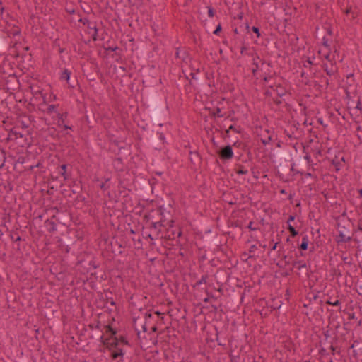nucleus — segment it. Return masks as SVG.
<instances>
[{
    "label": "nucleus",
    "mask_w": 362,
    "mask_h": 362,
    "mask_svg": "<svg viewBox=\"0 0 362 362\" xmlns=\"http://www.w3.org/2000/svg\"><path fill=\"white\" fill-rule=\"evenodd\" d=\"M12 80L18 82V79H17V78H16V76L15 75H10L8 76V80L7 81V82H9V81H11Z\"/></svg>",
    "instance_id": "63"
},
{
    "label": "nucleus",
    "mask_w": 362,
    "mask_h": 362,
    "mask_svg": "<svg viewBox=\"0 0 362 362\" xmlns=\"http://www.w3.org/2000/svg\"><path fill=\"white\" fill-rule=\"evenodd\" d=\"M272 141V136L268 135L267 136H264V138L261 139V141L264 145L269 144Z\"/></svg>",
    "instance_id": "38"
},
{
    "label": "nucleus",
    "mask_w": 362,
    "mask_h": 362,
    "mask_svg": "<svg viewBox=\"0 0 362 362\" xmlns=\"http://www.w3.org/2000/svg\"><path fill=\"white\" fill-rule=\"evenodd\" d=\"M206 279H207V276H206V275H204V276H202V278H201L199 281H197L196 282V284H195V285H194V287H195V286H199V285H201V284H206Z\"/></svg>",
    "instance_id": "40"
},
{
    "label": "nucleus",
    "mask_w": 362,
    "mask_h": 362,
    "mask_svg": "<svg viewBox=\"0 0 362 362\" xmlns=\"http://www.w3.org/2000/svg\"><path fill=\"white\" fill-rule=\"evenodd\" d=\"M295 218H296V216L295 215H290L288 220H287V223H288V226H289V224H291V221H293L295 220Z\"/></svg>",
    "instance_id": "60"
},
{
    "label": "nucleus",
    "mask_w": 362,
    "mask_h": 362,
    "mask_svg": "<svg viewBox=\"0 0 362 362\" xmlns=\"http://www.w3.org/2000/svg\"><path fill=\"white\" fill-rule=\"evenodd\" d=\"M100 321H98V322H97V325H89V327H90L91 329H93L94 328L100 329Z\"/></svg>",
    "instance_id": "59"
},
{
    "label": "nucleus",
    "mask_w": 362,
    "mask_h": 362,
    "mask_svg": "<svg viewBox=\"0 0 362 362\" xmlns=\"http://www.w3.org/2000/svg\"><path fill=\"white\" fill-rule=\"evenodd\" d=\"M217 154L222 160H230L233 157V151L230 145H226L221 147L218 151Z\"/></svg>",
    "instance_id": "4"
},
{
    "label": "nucleus",
    "mask_w": 362,
    "mask_h": 362,
    "mask_svg": "<svg viewBox=\"0 0 362 362\" xmlns=\"http://www.w3.org/2000/svg\"><path fill=\"white\" fill-rule=\"evenodd\" d=\"M70 76H71V71L69 70L65 69L64 71H62V72L61 74L60 79L62 81H66L68 82L70 78Z\"/></svg>",
    "instance_id": "26"
},
{
    "label": "nucleus",
    "mask_w": 362,
    "mask_h": 362,
    "mask_svg": "<svg viewBox=\"0 0 362 362\" xmlns=\"http://www.w3.org/2000/svg\"><path fill=\"white\" fill-rule=\"evenodd\" d=\"M120 144H121V142L119 141L112 140V141H110V146L117 147V150H118L117 153H122V151L123 150H125V147L122 146Z\"/></svg>",
    "instance_id": "25"
},
{
    "label": "nucleus",
    "mask_w": 362,
    "mask_h": 362,
    "mask_svg": "<svg viewBox=\"0 0 362 362\" xmlns=\"http://www.w3.org/2000/svg\"><path fill=\"white\" fill-rule=\"evenodd\" d=\"M30 161V158L28 157L25 156H19L18 159L15 161L14 163V169L19 173H22V165L26 164Z\"/></svg>",
    "instance_id": "11"
},
{
    "label": "nucleus",
    "mask_w": 362,
    "mask_h": 362,
    "mask_svg": "<svg viewBox=\"0 0 362 362\" xmlns=\"http://www.w3.org/2000/svg\"><path fill=\"white\" fill-rule=\"evenodd\" d=\"M10 237L13 242H20L22 240L18 233H11Z\"/></svg>",
    "instance_id": "37"
},
{
    "label": "nucleus",
    "mask_w": 362,
    "mask_h": 362,
    "mask_svg": "<svg viewBox=\"0 0 362 362\" xmlns=\"http://www.w3.org/2000/svg\"><path fill=\"white\" fill-rule=\"evenodd\" d=\"M49 211L51 212H54V214L52 215L51 218L47 219L45 221V227L47 228V230L49 233H54L57 230V224L53 221V219L56 218V214L59 212V209H57V207H52L49 209Z\"/></svg>",
    "instance_id": "2"
},
{
    "label": "nucleus",
    "mask_w": 362,
    "mask_h": 362,
    "mask_svg": "<svg viewBox=\"0 0 362 362\" xmlns=\"http://www.w3.org/2000/svg\"><path fill=\"white\" fill-rule=\"evenodd\" d=\"M207 9H208V16L210 18H213L214 16V15H215V10L211 6H208Z\"/></svg>",
    "instance_id": "47"
},
{
    "label": "nucleus",
    "mask_w": 362,
    "mask_h": 362,
    "mask_svg": "<svg viewBox=\"0 0 362 362\" xmlns=\"http://www.w3.org/2000/svg\"><path fill=\"white\" fill-rule=\"evenodd\" d=\"M322 67L329 76H334L337 72V67L334 64H331L330 66H329L327 64L325 63L322 65Z\"/></svg>",
    "instance_id": "15"
},
{
    "label": "nucleus",
    "mask_w": 362,
    "mask_h": 362,
    "mask_svg": "<svg viewBox=\"0 0 362 362\" xmlns=\"http://www.w3.org/2000/svg\"><path fill=\"white\" fill-rule=\"evenodd\" d=\"M326 303L334 306H338L341 305V301L339 300H337L334 302H332L331 300H327Z\"/></svg>",
    "instance_id": "50"
},
{
    "label": "nucleus",
    "mask_w": 362,
    "mask_h": 362,
    "mask_svg": "<svg viewBox=\"0 0 362 362\" xmlns=\"http://www.w3.org/2000/svg\"><path fill=\"white\" fill-rule=\"evenodd\" d=\"M115 350L111 353V358L115 360L118 358H122L124 355V351L122 347L117 346V347H113Z\"/></svg>",
    "instance_id": "16"
},
{
    "label": "nucleus",
    "mask_w": 362,
    "mask_h": 362,
    "mask_svg": "<svg viewBox=\"0 0 362 362\" xmlns=\"http://www.w3.org/2000/svg\"><path fill=\"white\" fill-rule=\"evenodd\" d=\"M187 57H188V53L187 51L182 50L179 48H177L176 49V52H175L176 58H179V59H181L182 61H185Z\"/></svg>",
    "instance_id": "23"
},
{
    "label": "nucleus",
    "mask_w": 362,
    "mask_h": 362,
    "mask_svg": "<svg viewBox=\"0 0 362 362\" xmlns=\"http://www.w3.org/2000/svg\"><path fill=\"white\" fill-rule=\"evenodd\" d=\"M189 159L191 163L196 166L201 163V158L199 153L197 151H190L189 153Z\"/></svg>",
    "instance_id": "14"
},
{
    "label": "nucleus",
    "mask_w": 362,
    "mask_h": 362,
    "mask_svg": "<svg viewBox=\"0 0 362 362\" xmlns=\"http://www.w3.org/2000/svg\"><path fill=\"white\" fill-rule=\"evenodd\" d=\"M58 105H49L47 107V112L51 114L52 112H57Z\"/></svg>",
    "instance_id": "36"
},
{
    "label": "nucleus",
    "mask_w": 362,
    "mask_h": 362,
    "mask_svg": "<svg viewBox=\"0 0 362 362\" xmlns=\"http://www.w3.org/2000/svg\"><path fill=\"white\" fill-rule=\"evenodd\" d=\"M251 30L255 33L257 35V37H260L261 36V33H260V30H259V28L257 26H252V28H251Z\"/></svg>",
    "instance_id": "46"
},
{
    "label": "nucleus",
    "mask_w": 362,
    "mask_h": 362,
    "mask_svg": "<svg viewBox=\"0 0 362 362\" xmlns=\"http://www.w3.org/2000/svg\"><path fill=\"white\" fill-rule=\"evenodd\" d=\"M153 119L154 122L158 123V125L160 127L163 126V124L160 122V119L159 110L156 109L154 110V112H153Z\"/></svg>",
    "instance_id": "27"
},
{
    "label": "nucleus",
    "mask_w": 362,
    "mask_h": 362,
    "mask_svg": "<svg viewBox=\"0 0 362 362\" xmlns=\"http://www.w3.org/2000/svg\"><path fill=\"white\" fill-rule=\"evenodd\" d=\"M283 100L281 99V98H274V103L276 105H280L281 103H282Z\"/></svg>",
    "instance_id": "56"
},
{
    "label": "nucleus",
    "mask_w": 362,
    "mask_h": 362,
    "mask_svg": "<svg viewBox=\"0 0 362 362\" xmlns=\"http://www.w3.org/2000/svg\"><path fill=\"white\" fill-rule=\"evenodd\" d=\"M120 345H127L130 346L129 341L124 336H119V337H117V338L115 339L113 341H111L110 346L113 347H117V346Z\"/></svg>",
    "instance_id": "13"
},
{
    "label": "nucleus",
    "mask_w": 362,
    "mask_h": 362,
    "mask_svg": "<svg viewBox=\"0 0 362 362\" xmlns=\"http://www.w3.org/2000/svg\"><path fill=\"white\" fill-rule=\"evenodd\" d=\"M112 165L114 168L117 171H122L124 169V163L122 158L118 157L114 159Z\"/></svg>",
    "instance_id": "18"
},
{
    "label": "nucleus",
    "mask_w": 362,
    "mask_h": 362,
    "mask_svg": "<svg viewBox=\"0 0 362 362\" xmlns=\"http://www.w3.org/2000/svg\"><path fill=\"white\" fill-rule=\"evenodd\" d=\"M158 139H155V142H160L161 144H164L165 143V137L163 132H157Z\"/></svg>",
    "instance_id": "31"
},
{
    "label": "nucleus",
    "mask_w": 362,
    "mask_h": 362,
    "mask_svg": "<svg viewBox=\"0 0 362 362\" xmlns=\"http://www.w3.org/2000/svg\"><path fill=\"white\" fill-rule=\"evenodd\" d=\"M228 129L230 131H233L237 133H240L241 131V128L240 127H235L233 124L230 125Z\"/></svg>",
    "instance_id": "48"
},
{
    "label": "nucleus",
    "mask_w": 362,
    "mask_h": 362,
    "mask_svg": "<svg viewBox=\"0 0 362 362\" xmlns=\"http://www.w3.org/2000/svg\"><path fill=\"white\" fill-rule=\"evenodd\" d=\"M257 247L255 245H252L250 246V250H249L248 258H254V255L252 254L255 252V250H257Z\"/></svg>",
    "instance_id": "41"
},
{
    "label": "nucleus",
    "mask_w": 362,
    "mask_h": 362,
    "mask_svg": "<svg viewBox=\"0 0 362 362\" xmlns=\"http://www.w3.org/2000/svg\"><path fill=\"white\" fill-rule=\"evenodd\" d=\"M110 341V340L108 337L105 338L103 335H101L99 338V341L102 343L109 351H111L112 349V346H110L111 341Z\"/></svg>",
    "instance_id": "21"
},
{
    "label": "nucleus",
    "mask_w": 362,
    "mask_h": 362,
    "mask_svg": "<svg viewBox=\"0 0 362 362\" xmlns=\"http://www.w3.org/2000/svg\"><path fill=\"white\" fill-rule=\"evenodd\" d=\"M342 162H345L344 156L341 152H339L331 160V163L335 167L336 172L340 170Z\"/></svg>",
    "instance_id": "9"
},
{
    "label": "nucleus",
    "mask_w": 362,
    "mask_h": 362,
    "mask_svg": "<svg viewBox=\"0 0 362 362\" xmlns=\"http://www.w3.org/2000/svg\"><path fill=\"white\" fill-rule=\"evenodd\" d=\"M357 229H358V230L362 232V220L361 219H360L358 221Z\"/></svg>",
    "instance_id": "64"
},
{
    "label": "nucleus",
    "mask_w": 362,
    "mask_h": 362,
    "mask_svg": "<svg viewBox=\"0 0 362 362\" xmlns=\"http://www.w3.org/2000/svg\"><path fill=\"white\" fill-rule=\"evenodd\" d=\"M78 22L82 23L84 25H86L88 29L93 30V33L91 35L92 39L95 41L97 40L98 30L96 28L95 22L91 23L87 18H81Z\"/></svg>",
    "instance_id": "6"
},
{
    "label": "nucleus",
    "mask_w": 362,
    "mask_h": 362,
    "mask_svg": "<svg viewBox=\"0 0 362 362\" xmlns=\"http://www.w3.org/2000/svg\"><path fill=\"white\" fill-rule=\"evenodd\" d=\"M80 189H81V187L78 184H76L74 182V185L71 187V192L74 194H76V193H78Z\"/></svg>",
    "instance_id": "42"
},
{
    "label": "nucleus",
    "mask_w": 362,
    "mask_h": 362,
    "mask_svg": "<svg viewBox=\"0 0 362 362\" xmlns=\"http://www.w3.org/2000/svg\"><path fill=\"white\" fill-rule=\"evenodd\" d=\"M6 160V151L3 148H0V168L4 165Z\"/></svg>",
    "instance_id": "32"
},
{
    "label": "nucleus",
    "mask_w": 362,
    "mask_h": 362,
    "mask_svg": "<svg viewBox=\"0 0 362 362\" xmlns=\"http://www.w3.org/2000/svg\"><path fill=\"white\" fill-rule=\"evenodd\" d=\"M222 30V26H221V23H219L217 26L216 27V29L214 30L213 33L216 35H218L220 34V33L221 32Z\"/></svg>",
    "instance_id": "45"
},
{
    "label": "nucleus",
    "mask_w": 362,
    "mask_h": 362,
    "mask_svg": "<svg viewBox=\"0 0 362 362\" xmlns=\"http://www.w3.org/2000/svg\"><path fill=\"white\" fill-rule=\"evenodd\" d=\"M322 45L326 47H329V46L328 44V40L325 37L322 38Z\"/></svg>",
    "instance_id": "61"
},
{
    "label": "nucleus",
    "mask_w": 362,
    "mask_h": 362,
    "mask_svg": "<svg viewBox=\"0 0 362 362\" xmlns=\"http://www.w3.org/2000/svg\"><path fill=\"white\" fill-rule=\"evenodd\" d=\"M307 298L308 299L309 302H311L312 300H317L319 298L318 293H308L307 296Z\"/></svg>",
    "instance_id": "34"
},
{
    "label": "nucleus",
    "mask_w": 362,
    "mask_h": 362,
    "mask_svg": "<svg viewBox=\"0 0 362 362\" xmlns=\"http://www.w3.org/2000/svg\"><path fill=\"white\" fill-rule=\"evenodd\" d=\"M12 41L11 37L6 34H0V54H1V52L4 51L6 47H11Z\"/></svg>",
    "instance_id": "8"
},
{
    "label": "nucleus",
    "mask_w": 362,
    "mask_h": 362,
    "mask_svg": "<svg viewBox=\"0 0 362 362\" xmlns=\"http://www.w3.org/2000/svg\"><path fill=\"white\" fill-rule=\"evenodd\" d=\"M314 86L317 87V89L321 90L322 88H325V85L319 83L318 81H315L314 82Z\"/></svg>",
    "instance_id": "53"
},
{
    "label": "nucleus",
    "mask_w": 362,
    "mask_h": 362,
    "mask_svg": "<svg viewBox=\"0 0 362 362\" xmlns=\"http://www.w3.org/2000/svg\"><path fill=\"white\" fill-rule=\"evenodd\" d=\"M254 222L253 221H250L247 226V228L251 230V231H255V230H259L258 228H255V227H253L252 225H253Z\"/></svg>",
    "instance_id": "52"
},
{
    "label": "nucleus",
    "mask_w": 362,
    "mask_h": 362,
    "mask_svg": "<svg viewBox=\"0 0 362 362\" xmlns=\"http://www.w3.org/2000/svg\"><path fill=\"white\" fill-rule=\"evenodd\" d=\"M157 214L160 216V218H163V220H165V222L167 220V216H170V214L169 212H167L164 206H160L157 211H156Z\"/></svg>",
    "instance_id": "19"
},
{
    "label": "nucleus",
    "mask_w": 362,
    "mask_h": 362,
    "mask_svg": "<svg viewBox=\"0 0 362 362\" xmlns=\"http://www.w3.org/2000/svg\"><path fill=\"white\" fill-rule=\"evenodd\" d=\"M105 332L110 334L108 337L110 341H113L117 338V330L114 329L110 325H105Z\"/></svg>",
    "instance_id": "17"
},
{
    "label": "nucleus",
    "mask_w": 362,
    "mask_h": 362,
    "mask_svg": "<svg viewBox=\"0 0 362 362\" xmlns=\"http://www.w3.org/2000/svg\"><path fill=\"white\" fill-rule=\"evenodd\" d=\"M252 64L255 67L252 69V73L253 76H256V74H257V70H258V68H259V65H258V63L255 61V59H253Z\"/></svg>",
    "instance_id": "44"
},
{
    "label": "nucleus",
    "mask_w": 362,
    "mask_h": 362,
    "mask_svg": "<svg viewBox=\"0 0 362 362\" xmlns=\"http://www.w3.org/2000/svg\"><path fill=\"white\" fill-rule=\"evenodd\" d=\"M40 162H37L36 164H29V162L27 163L26 164H24L23 165H22V172H24V171H31L33 170L35 168H37L40 165Z\"/></svg>",
    "instance_id": "22"
},
{
    "label": "nucleus",
    "mask_w": 362,
    "mask_h": 362,
    "mask_svg": "<svg viewBox=\"0 0 362 362\" xmlns=\"http://www.w3.org/2000/svg\"><path fill=\"white\" fill-rule=\"evenodd\" d=\"M312 151H313L314 156H315L316 157L322 155L321 150L319 148H313Z\"/></svg>",
    "instance_id": "51"
},
{
    "label": "nucleus",
    "mask_w": 362,
    "mask_h": 362,
    "mask_svg": "<svg viewBox=\"0 0 362 362\" xmlns=\"http://www.w3.org/2000/svg\"><path fill=\"white\" fill-rule=\"evenodd\" d=\"M306 267V263L302 261V263H300L299 265L298 266V269L301 270L303 269H305Z\"/></svg>",
    "instance_id": "57"
},
{
    "label": "nucleus",
    "mask_w": 362,
    "mask_h": 362,
    "mask_svg": "<svg viewBox=\"0 0 362 362\" xmlns=\"http://www.w3.org/2000/svg\"><path fill=\"white\" fill-rule=\"evenodd\" d=\"M173 221L171 220L168 221L167 223H165V220L160 218L158 221H151L150 223L151 229L156 231V235H158L159 233L161 232V228H166L167 224L169 223H173Z\"/></svg>",
    "instance_id": "7"
},
{
    "label": "nucleus",
    "mask_w": 362,
    "mask_h": 362,
    "mask_svg": "<svg viewBox=\"0 0 362 362\" xmlns=\"http://www.w3.org/2000/svg\"><path fill=\"white\" fill-rule=\"evenodd\" d=\"M319 354L321 355V356H325V355H327L328 353L326 350V349L322 347L320 350H319Z\"/></svg>",
    "instance_id": "55"
},
{
    "label": "nucleus",
    "mask_w": 362,
    "mask_h": 362,
    "mask_svg": "<svg viewBox=\"0 0 362 362\" xmlns=\"http://www.w3.org/2000/svg\"><path fill=\"white\" fill-rule=\"evenodd\" d=\"M181 228L179 227L175 228L171 224L169 225V228H166V232L164 238L168 240H175L180 238L182 235Z\"/></svg>",
    "instance_id": "3"
},
{
    "label": "nucleus",
    "mask_w": 362,
    "mask_h": 362,
    "mask_svg": "<svg viewBox=\"0 0 362 362\" xmlns=\"http://www.w3.org/2000/svg\"><path fill=\"white\" fill-rule=\"evenodd\" d=\"M287 229L290 232L291 236L292 238L296 237L298 234V231L296 230V228L291 224H289V226H288Z\"/></svg>",
    "instance_id": "33"
},
{
    "label": "nucleus",
    "mask_w": 362,
    "mask_h": 362,
    "mask_svg": "<svg viewBox=\"0 0 362 362\" xmlns=\"http://www.w3.org/2000/svg\"><path fill=\"white\" fill-rule=\"evenodd\" d=\"M110 181V179L109 178H107L105 180V182H102L100 185V187L101 189H103V191H105L107 189H108L110 188V185L107 184V182Z\"/></svg>",
    "instance_id": "39"
},
{
    "label": "nucleus",
    "mask_w": 362,
    "mask_h": 362,
    "mask_svg": "<svg viewBox=\"0 0 362 362\" xmlns=\"http://www.w3.org/2000/svg\"><path fill=\"white\" fill-rule=\"evenodd\" d=\"M71 168V167L69 165L67 164H62L59 165L57 169L58 171V174L62 175L64 177V180H67L70 177V172L68 171V168Z\"/></svg>",
    "instance_id": "10"
},
{
    "label": "nucleus",
    "mask_w": 362,
    "mask_h": 362,
    "mask_svg": "<svg viewBox=\"0 0 362 362\" xmlns=\"http://www.w3.org/2000/svg\"><path fill=\"white\" fill-rule=\"evenodd\" d=\"M47 131L49 132V134L54 137L56 134V129L54 127L48 128Z\"/></svg>",
    "instance_id": "54"
},
{
    "label": "nucleus",
    "mask_w": 362,
    "mask_h": 362,
    "mask_svg": "<svg viewBox=\"0 0 362 362\" xmlns=\"http://www.w3.org/2000/svg\"><path fill=\"white\" fill-rule=\"evenodd\" d=\"M327 329L323 332V335L325 337V341H327V339L331 337L330 329H329V325L327 327Z\"/></svg>",
    "instance_id": "43"
},
{
    "label": "nucleus",
    "mask_w": 362,
    "mask_h": 362,
    "mask_svg": "<svg viewBox=\"0 0 362 362\" xmlns=\"http://www.w3.org/2000/svg\"><path fill=\"white\" fill-rule=\"evenodd\" d=\"M309 239L307 235H304L302 237V242L298 245L300 250H306L308 248Z\"/></svg>",
    "instance_id": "20"
},
{
    "label": "nucleus",
    "mask_w": 362,
    "mask_h": 362,
    "mask_svg": "<svg viewBox=\"0 0 362 362\" xmlns=\"http://www.w3.org/2000/svg\"><path fill=\"white\" fill-rule=\"evenodd\" d=\"M291 259V257H288V255H284L283 256V259L285 261V264L287 265V264H290V262H289V259Z\"/></svg>",
    "instance_id": "58"
},
{
    "label": "nucleus",
    "mask_w": 362,
    "mask_h": 362,
    "mask_svg": "<svg viewBox=\"0 0 362 362\" xmlns=\"http://www.w3.org/2000/svg\"><path fill=\"white\" fill-rule=\"evenodd\" d=\"M212 116L217 117H223L224 115L221 114V110L219 107H216L215 111L211 113Z\"/></svg>",
    "instance_id": "35"
},
{
    "label": "nucleus",
    "mask_w": 362,
    "mask_h": 362,
    "mask_svg": "<svg viewBox=\"0 0 362 362\" xmlns=\"http://www.w3.org/2000/svg\"><path fill=\"white\" fill-rule=\"evenodd\" d=\"M349 354L356 362L362 361V341L355 340L349 348Z\"/></svg>",
    "instance_id": "1"
},
{
    "label": "nucleus",
    "mask_w": 362,
    "mask_h": 362,
    "mask_svg": "<svg viewBox=\"0 0 362 362\" xmlns=\"http://www.w3.org/2000/svg\"><path fill=\"white\" fill-rule=\"evenodd\" d=\"M274 90L276 91L279 98H282L286 93V90L281 86H276Z\"/></svg>",
    "instance_id": "29"
},
{
    "label": "nucleus",
    "mask_w": 362,
    "mask_h": 362,
    "mask_svg": "<svg viewBox=\"0 0 362 362\" xmlns=\"http://www.w3.org/2000/svg\"><path fill=\"white\" fill-rule=\"evenodd\" d=\"M304 159H305V160H307V162H308V163H310L311 162V156H310V155L309 153H307L305 155V156H304Z\"/></svg>",
    "instance_id": "62"
},
{
    "label": "nucleus",
    "mask_w": 362,
    "mask_h": 362,
    "mask_svg": "<svg viewBox=\"0 0 362 362\" xmlns=\"http://www.w3.org/2000/svg\"><path fill=\"white\" fill-rule=\"evenodd\" d=\"M317 81L325 85V89H327L329 85V79L324 75H320Z\"/></svg>",
    "instance_id": "28"
},
{
    "label": "nucleus",
    "mask_w": 362,
    "mask_h": 362,
    "mask_svg": "<svg viewBox=\"0 0 362 362\" xmlns=\"http://www.w3.org/2000/svg\"><path fill=\"white\" fill-rule=\"evenodd\" d=\"M235 172L238 175H246L248 173L247 169L243 165L238 164L235 165Z\"/></svg>",
    "instance_id": "24"
},
{
    "label": "nucleus",
    "mask_w": 362,
    "mask_h": 362,
    "mask_svg": "<svg viewBox=\"0 0 362 362\" xmlns=\"http://www.w3.org/2000/svg\"><path fill=\"white\" fill-rule=\"evenodd\" d=\"M68 113H57V126L62 127L64 130H72L73 127L69 125V121L67 120Z\"/></svg>",
    "instance_id": "5"
},
{
    "label": "nucleus",
    "mask_w": 362,
    "mask_h": 362,
    "mask_svg": "<svg viewBox=\"0 0 362 362\" xmlns=\"http://www.w3.org/2000/svg\"><path fill=\"white\" fill-rule=\"evenodd\" d=\"M88 266H89V268H88V271L90 270V268L95 269L100 267V263L98 262L95 258H93L90 261H89Z\"/></svg>",
    "instance_id": "30"
},
{
    "label": "nucleus",
    "mask_w": 362,
    "mask_h": 362,
    "mask_svg": "<svg viewBox=\"0 0 362 362\" xmlns=\"http://www.w3.org/2000/svg\"><path fill=\"white\" fill-rule=\"evenodd\" d=\"M341 226L340 223H338V232L339 235L337 237V243H346L351 240L352 238L349 235H346L343 230L341 229Z\"/></svg>",
    "instance_id": "12"
},
{
    "label": "nucleus",
    "mask_w": 362,
    "mask_h": 362,
    "mask_svg": "<svg viewBox=\"0 0 362 362\" xmlns=\"http://www.w3.org/2000/svg\"><path fill=\"white\" fill-rule=\"evenodd\" d=\"M199 71V69H195L194 68H192V71L190 73V76L192 77V79H194L196 80L197 79V77H196V74L197 73H198Z\"/></svg>",
    "instance_id": "49"
}]
</instances>
